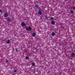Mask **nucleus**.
Returning a JSON list of instances; mask_svg holds the SVG:
<instances>
[{"mask_svg":"<svg viewBox=\"0 0 75 75\" xmlns=\"http://www.w3.org/2000/svg\"><path fill=\"white\" fill-rule=\"evenodd\" d=\"M6 62H8V60H7L6 61Z\"/></svg>","mask_w":75,"mask_h":75,"instance_id":"aec40b11","label":"nucleus"},{"mask_svg":"<svg viewBox=\"0 0 75 75\" xmlns=\"http://www.w3.org/2000/svg\"><path fill=\"white\" fill-rule=\"evenodd\" d=\"M71 13H74V11L72 10L71 11Z\"/></svg>","mask_w":75,"mask_h":75,"instance_id":"9d476101","label":"nucleus"},{"mask_svg":"<svg viewBox=\"0 0 75 75\" xmlns=\"http://www.w3.org/2000/svg\"><path fill=\"white\" fill-rule=\"evenodd\" d=\"M38 14H40V15H41L42 14V12H41V11H39L38 12Z\"/></svg>","mask_w":75,"mask_h":75,"instance_id":"20e7f679","label":"nucleus"},{"mask_svg":"<svg viewBox=\"0 0 75 75\" xmlns=\"http://www.w3.org/2000/svg\"><path fill=\"white\" fill-rule=\"evenodd\" d=\"M35 35H36L35 33H34L32 34V36H33V37H35Z\"/></svg>","mask_w":75,"mask_h":75,"instance_id":"39448f33","label":"nucleus"},{"mask_svg":"<svg viewBox=\"0 0 75 75\" xmlns=\"http://www.w3.org/2000/svg\"><path fill=\"white\" fill-rule=\"evenodd\" d=\"M22 26H25V24H24V23L23 22L22 23Z\"/></svg>","mask_w":75,"mask_h":75,"instance_id":"0eeeda50","label":"nucleus"},{"mask_svg":"<svg viewBox=\"0 0 75 75\" xmlns=\"http://www.w3.org/2000/svg\"><path fill=\"white\" fill-rule=\"evenodd\" d=\"M26 30H31V28L30 27H29V28H26Z\"/></svg>","mask_w":75,"mask_h":75,"instance_id":"f257e3e1","label":"nucleus"},{"mask_svg":"<svg viewBox=\"0 0 75 75\" xmlns=\"http://www.w3.org/2000/svg\"><path fill=\"white\" fill-rule=\"evenodd\" d=\"M8 16V15L7 14V13H6L5 14V16L6 17H7Z\"/></svg>","mask_w":75,"mask_h":75,"instance_id":"423d86ee","label":"nucleus"},{"mask_svg":"<svg viewBox=\"0 0 75 75\" xmlns=\"http://www.w3.org/2000/svg\"><path fill=\"white\" fill-rule=\"evenodd\" d=\"M52 36H54V35H55V33H54V32H52Z\"/></svg>","mask_w":75,"mask_h":75,"instance_id":"6e6552de","label":"nucleus"},{"mask_svg":"<svg viewBox=\"0 0 75 75\" xmlns=\"http://www.w3.org/2000/svg\"><path fill=\"white\" fill-rule=\"evenodd\" d=\"M25 51L26 52H27V50H25Z\"/></svg>","mask_w":75,"mask_h":75,"instance_id":"412c9836","label":"nucleus"},{"mask_svg":"<svg viewBox=\"0 0 75 75\" xmlns=\"http://www.w3.org/2000/svg\"><path fill=\"white\" fill-rule=\"evenodd\" d=\"M10 42V40H8V41H7V44H9Z\"/></svg>","mask_w":75,"mask_h":75,"instance_id":"1a4fd4ad","label":"nucleus"},{"mask_svg":"<svg viewBox=\"0 0 75 75\" xmlns=\"http://www.w3.org/2000/svg\"><path fill=\"white\" fill-rule=\"evenodd\" d=\"M16 52H18V50H17V49H16Z\"/></svg>","mask_w":75,"mask_h":75,"instance_id":"a211bd4d","label":"nucleus"},{"mask_svg":"<svg viewBox=\"0 0 75 75\" xmlns=\"http://www.w3.org/2000/svg\"><path fill=\"white\" fill-rule=\"evenodd\" d=\"M7 20L9 22H11V19H10L9 18H7Z\"/></svg>","mask_w":75,"mask_h":75,"instance_id":"f03ea898","label":"nucleus"},{"mask_svg":"<svg viewBox=\"0 0 75 75\" xmlns=\"http://www.w3.org/2000/svg\"><path fill=\"white\" fill-rule=\"evenodd\" d=\"M74 53H72V57H74Z\"/></svg>","mask_w":75,"mask_h":75,"instance_id":"f8f14e48","label":"nucleus"},{"mask_svg":"<svg viewBox=\"0 0 75 75\" xmlns=\"http://www.w3.org/2000/svg\"><path fill=\"white\" fill-rule=\"evenodd\" d=\"M35 7H37V8H38V6L36 5L35 6Z\"/></svg>","mask_w":75,"mask_h":75,"instance_id":"4468645a","label":"nucleus"},{"mask_svg":"<svg viewBox=\"0 0 75 75\" xmlns=\"http://www.w3.org/2000/svg\"><path fill=\"white\" fill-rule=\"evenodd\" d=\"M75 9V6L73 7V10H74Z\"/></svg>","mask_w":75,"mask_h":75,"instance_id":"6ab92c4d","label":"nucleus"},{"mask_svg":"<svg viewBox=\"0 0 75 75\" xmlns=\"http://www.w3.org/2000/svg\"><path fill=\"white\" fill-rule=\"evenodd\" d=\"M51 24L53 25H54L55 24V22L52 21L51 22Z\"/></svg>","mask_w":75,"mask_h":75,"instance_id":"7ed1b4c3","label":"nucleus"},{"mask_svg":"<svg viewBox=\"0 0 75 75\" xmlns=\"http://www.w3.org/2000/svg\"><path fill=\"white\" fill-rule=\"evenodd\" d=\"M26 59H28V57H26Z\"/></svg>","mask_w":75,"mask_h":75,"instance_id":"ddd939ff","label":"nucleus"},{"mask_svg":"<svg viewBox=\"0 0 75 75\" xmlns=\"http://www.w3.org/2000/svg\"><path fill=\"white\" fill-rule=\"evenodd\" d=\"M0 12H1V13H2V11H1V10L0 9Z\"/></svg>","mask_w":75,"mask_h":75,"instance_id":"f3484780","label":"nucleus"},{"mask_svg":"<svg viewBox=\"0 0 75 75\" xmlns=\"http://www.w3.org/2000/svg\"><path fill=\"white\" fill-rule=\"evenodd\" d=\"M32 65H33V66H34V65H35V63H32Z\"/></svg>","mask_w":75,"mask_h":75,"instance_id":"9b49d317","label":"nucleus"},{"mask_svg":"<svg viewBox=\"0 0 75 75\" xmlns=\"http://www.w3.org/2000/svg\"><path fill=\"white\" fill-rule=\"evenodd\" d=\"M51 20H53L54 18L52 17V18H51Z\"/></svg>","mask_w":75,"mask_h":75,"instance_id":"2eb2a0df","label":"nucleus"},{"mask_svg":"<svg viewBox=\"0 0 75 75\" xmlns=\"http://www.w3.org/2000/svg\"><path fill=\"white\" fill-rule=\"evenodd\" d=\"M17 72V70H14V72Z\"/></svg>","mask_w":75,"mask_h":75,"instance_id":"dca6fc26","label":"nucleus"}]
</instances>
